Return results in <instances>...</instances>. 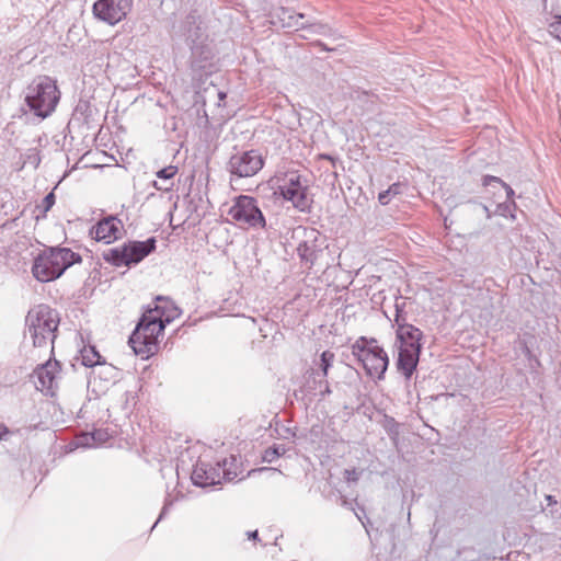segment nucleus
<instances>
[{"label": "nucleus", "mask_w": 561, "mask_h": 561, "mask_svg": "<svg viewBox=\"0 0 561 561\" xmlns=\"http://www.w3.org/2000/svg\"><path fill=\"white\" fill-rule=\"evenodd\" d=\"M494 183L500 184L503 186L506 191L507 197L511 198L514 195V191L511 186H508L506 183H504L500 178L492 176V175H485L483 178V185L484 186H491Z\"/></svg>", "instance_id": "c85d7f7f"}, {"label": "nucleus", "mask_w": 561, "mask_h": 561, "mask_svg": "<svg viewBox=\"0 0 561 561\" xmlns=\"http://www.w3.org/2000/svg\"><path fill=\"white\" fill-rule=\"evenodd\" d=\"M58 362L50 360L37 367L34 371L36 388L41 391L51 392L57 387Z\"/></svg>", "instance_id": "ddd939ff"}, {"label": "nucleus", "mask_w": 561, "mask_h": 561, "mask_svg": "<svg viewBox=\"0 0 561 561\" xmlns=\"http://www.w3.org/2000/svg\"><path fill=\"white\" fill-rule=\"evenodd\" d=\"M227 459L222 461V468L219 462L217 467H211L208 463L199 462L195 466L191 479L195 485L202 488L220 483L221 473L226 481H232L234 478H237V472L227 468Z\"/></svg>", "instance_id": "6e6552de"}, {"label": "nucleus", "mask_w": 561, "mask_h": 561, "mask_svg": "<svg viewBox=\"0 0 561 561\" xmlns=\"http://www.w3.org/2000/svg\"><path fill=\"white\" fill-rule=\"evenodd\" d=\"M80 355H81L82 365H84L85 367H93L95 365L103 364V362L101 360L102 356L96 351L95 346H92V345L84 346L80 351Z\"/></svg>", "instance_id": "4be33fe9"}, {"label": "nucleus", "mask_w": 561, "mask_h": 561, "mask_svg": "<svg viewBox=\"0 0 561 561\" xmlns=\"http://www.w3.org/2000/svg\"><path fill=\"white\" fill-rule=\"evenodd\" d=\"M304 30H306L309 33L314 34V35L327 36V35L332 34V28L328 24L319 22L311 18H308L306 20Z\"/></svg>", "instance_id": "5701e85b"}, {"label": "nucleus", "mask_w": 561, "mask_h": 561, "mask_svg": "<svg viewBox=\"0 0 561 561\" xmlns=\"http://www.w3.org/2000/svg\"><path fill=\"white\" fill-rule=\"evenodd\" d=\"M191 47V67L193 70H205L211 66L215 57L214 49L207 41L190 45Z\"/></svg>", "instance_id": "2eb2a0df"}, {"label": "nucleus", "mask_w": 561, "mask_h": 561, "mask_svg": "<svg viewBox=\"0 0 561 561\" xmlns=\"http://www.w3.org/2000/svg\"><path fill=\"white\" fill-rule=\"evenodd\" d=\"M398 359H397V369L402 373V375L410 379L416 369L421 350L420 348H405L398 346Z\"/></svg>", "instance_id": "dca6fc26"}, {"label": "nucleus", "mask_w": 561, "mask_h": 561, "mask_svg": "<svg viewBox=\"0 0 561 561\" xmlns=\"http://www.w3.org/2000/svg\"><path fill=\"white\" fill-rule=\"evenodd\" d=\"M547 500L549 501V503H556V501L553 500V496L551 495H547Z\"/></svg>", "instance_id": "58836bf2"}, {"label": "nucleus", "mask_w": 561, "mask_h": 561, "mask_svg": "<svg viewBox=\"0 0 561 561\" xmlns=\"http://www.w3.org/2000/svg\"><path fill=\"white\" fill-rule=\"evenodd\" d=\"M9 433V428L4 424L0 423V440Z\"/></svg>", "instance_id": "e433bc0d"}, {"label": "nucleus", "mask_w": 561, "mask_h": 561, "mask_svg": "<svg viewBox=\"0 0 561 561\" xmlns=\"http://www.w3.org/2000/svg\"><path fill=\"white\" fill-rule=\"evenodd\" d=\"M154 237L146 241H128L124 244L103 252V259L114 266L130 267L140 263L146 256L156 251Z\"/></svg>", "instance_id": "39448f33"}, {"label": "nucleus", "mask_w": 561, "mask_h": 561, "mask_svg": "<svg viewBox=\"0 0 561 561\" xmlns=\"http://www.w3.org/2000/svg\"><path fill=\"white\" fill-rule=\"evenodd\" d=\"M25 103L35 116L45 119L50 116L60 100V91L54 79L38 76L25 89Z\"/></svg>", "instance_id": "f03ea898"}, {"label": "nucleus", "mask_w": 561, "mask_h": 561, "mask_svg": "<svg viewBox=\"0 0 561 561\" xmlns=\"http://www.w3.org/2000/svg\"><path fill=\"white\" fill-rule=\"evenodd\" d=\"M169 504H170V503H165V504H164V506H163V508H162V511H161V513H160L159 518L157 519V522H156V523L153 524V526H152V529L157 526V524L162 519V517H163V516H164V514L167 513L168 507H169Z\"/></svg>", "instance_id": "c9c22d12"}, {"label": "nucleus", "mask_w": 561, "mask_h": 561, "mask_svg": "<svg viewBox=\"0 0 561 561\" xmlns=\"http://www.w3.org/2000/svg\"><path fill=\"white\" fill-rule=\"evenodd\" d=\"M81 261L80 254L68 248H48L35 257L32 272L37 280L50 282L60 277L68 267L81 263Z\"/></svg>", "instance_id": "f257e3e1"}, {"label": "nucleus", "mask_w": 561, "mask_h": 561, "mask_svg": "<svg viewBox=\"0 0 561 561\" xmlns=\"http://www.w3.org/2000/svg\"><path fill=\"white\" fill-rule=\"evenodd\" d=\"M324 380H327V378H323L319 370L311 369L307 381L309 391L321 389L322 386H324Z\"/></svg>", "instance_id": "bb28decb"}, {"label": "nucleus", "mask_w": 561, "mask_h": 561, "mask_svg": "<svg viewBox=\"0 0 561 561\" xmlns=\"http://www.w3.org/2000/svg\"><path fill=\"white\" fill-rule=\"evenodd\" d=\"M108 438V433L105 430H95L93 432L83 433L78 436V445L83 447H91L95 444L104 443Z\"/></svg>", "instance_id": "412c9836"}, {"label": "nucleus", "mask_w": 561, "mask_h": 561, "mask_svg": "<svg viewBox=\"0 0 561 561\" xmlns=\"http://www.w3.org/2000/svg\"><path fill=\"white\" fill-rule=\"evenodd\" d=\"M283 27L294 28L296 31L305 28L304 19L307 18L305 13L294 14L289 9L280 8L276 14Z\"/></svg>", "instance_id": "aec40b11"}, {"label": "nucleus", "mask_w": 561, "mask_h": 561, "mask_svg": "<svg viewBox=\"0 0 561 561\" xmlns=\"http://www.w3.org/2000/svg\"><path fill=\"white\" fill-rule=\"evenodd\" d=\"M403 185L401 183H393L388 190L382 191L378 195V201L381 205H387L391 198L402 193Z\"/></svg>", "instance_id": "393cba45"}, {"label": "nucleus", "mask_w": 561, "mask_h": 561, "mask_svg": "<svg viewBox=\"0 0 561 561\" xmlns=\"http://www.w3.org/2000/svg\"><path fill=\"white\" fill-rule=\"evenodd\" d=\"M319 46H321L323 49H328L323 43H318Z\"/></svg>", "instance_id": "ea45409f"}, {"label": "nucleus", "mask_w": 561, "mask_h": 561, "mask_svg": "<svg viewBox=\"0 0 561 561\" xmlns=\"http://www.w3.org/2000/svg\"><path fill=\"white\" fill-rule=\"evenodd\" d=\"M282 195L286 201H290L295 208L306 211L310 208L311 199L308 197L307 187L280 188Z\"/></svg>", "instance_id": "6ab92c4d"}, {"label": "nucleus", "mask_w": 561, "mask_h": 561, "mask_svg": "<svg viewBox=\"0 0 561 561\" xmlns=\"http://www.w3.org/2000/svg\"><path fill=\"white\" fill-rule=\"evenodd\" d=\"M359 363L363 365L366 374L378 380L383 379L389 365V358L385 350L376 345L370 347L367 353L362 354Z\"/></svg>", "instance_id": "f8f14e48"}, {"label": "nucleus", "mask_w": 561, "mask_h": 561, "mask_svg": "<svg viewBox=\"0 0 561 561\" xmlns=\"http://www.w3.org/2000/svg\"><path fill=\"white\" fill-rule=\"evenodd\" d=\"M360 473H362V470H357L356 468L345 469L344 478L347 482H357Z\"/></svg>", "instance_id": "2f4dec72"}, {"label": "nucleus", "mask_w": 561, "mask_h": 561, "mask_svg": "<svg viewBox=\"0 0 561 561\" xmlns=\"http://www.w3.org/2000/svg\"><path fill=\"white\" fill-rule=\"evenodd\" d=\"M165 324L163 320L152 314V310H148L129 336L128 343L134 353L144 358L156 354L159 348V336L163 334Z\"/></svg>", "instance_id": "7ed1b4c3"}, {"label": "nucleus", "mask_w": 561, "mask_h": 561, "mask_svg": "<svg viewBox=\"0 0 561 561\" xmlns=\"http://www.w3.org/2000/svg\"><path fill=\"white\" fill-rule=\"evenodd\" d=\"M153 186L158 191H165V192H168V191H170L172 188L173 182H170V184L168 183V185H164V182H161V184H160V183L154 181L153 182Z\"/></svg>", "instance_id": "72a5a7b5"}, {"label": "nucleus", "mask_w": 561, "mask_h": 561, "mask_svg": "<svg viewBox=\"0 0 561 561\" xmlns=\"http://www.w3.org/2000/svg\"><path fill=\"white\" fill-rule=\"evenodd\" d=\"M123 225L119 219L114 216H110L100 220L96 226L92 228L91 233L94 236L96 241H104L111 243L118 239Z\"/></svg>", "instance_id": "4468645a"}, {"label": "nucleus", "mask_w": 561, "mask_h": 561, "mask_svg": "<svg viewBox=\"0 0 561 561\" xmlns=\"http://www.w3.org/2000/svg\"><path fill=\"white\" fill-rule=\"evenodd\" d=\"M248 538H249V539H252V540H256V539H259V533H257V530L249 531V533H248Z\"/></svg>", "instance_id": "4c0bfd02"}, {"label": "nucleus", "mask_w": 561, "mask_h": 561, "mask_svg": "<svg viewBox=\"0 0 561 561\" xmlns=\"http://www.w3.org/2000/svg\"><path fill=\"white\" fill-rule=\"evenodd\" d=\"M320 390L321 398H324L327 394L331 393V389L329 387L328 380H324V386H322Z\"/></svg>", "instance_id": "f704fd0d"}, {"label": "nucleus", "mask_w": 561, "mask_h": 561, "mask_svg": "<svg viewBox=\"0 0 561 561\" xmlns=\"http://www.w3.org/2000/svg\"><path fill=\"white\" fill-rule=\"evenodd\" d=\"M59 321L58 312L48 305L42 304L32 308L27 312L25 323L33 340V345L35 347H42L45 346L48 341L54 343L56 339L55 332L58 329Z\"/></svg>", "instance_id": "20e7f679"}, {"label": "nucleus", "mask_w": 561, "mask_h": 561, "mask_svg": "<svg viewBox=\"0 0 561 561\" xmlns=\"http://www.w3.org/2000/svg\"><path fill=\"white\" fill-rule=\"evenodd\" d=\"M334 353L331 352V351H324L322 352V354L320 355V367H319V371L321 373V376L323 378H327L328 377V374H329V369L330 367L332 366V363L334 360Z\"/></svg>", "instance_id": "a878e982"}, {"label": "nucleus", "mask_w": 561, "mask_h": 561, "mask_svg": "<svg viewBox=\"0 0 561 561\" xmlns=\"http://www.w3.org/2000/svg\"><path fill=\"white\" fill-rule=\"evenodd\" d=\"M228 215L241 227L265 228V217L257 205V201L249 195H239L228 210Z\"/></svg>", "instance_id": "423d86ee"}, {"label": "nucleus", "mask_w": 561, "mask_h": 561, "mask_svg": "<svg viewBox=\"0 0 561 561\" xmlns=\"http://www.w3.org/2000/svg\"><path fill=\"white\" fill-rule=\"evenodd\" d=\"M264 167V158L256 149L239 150L231 154L227 163L228 172L236 178L254 176Z\"/></svg>", "instance_id": "0eeeda50"}, {"label": "nucleus", "mask_w": 561, "mask_h": 561, "mask_svg": "<svg viewBox=\"0 0 561 561\" xmlns=\"http://www.w3.org/2000/svg\"><path fill=\"white\" fill-rule=\"evenodd\" d=\"M151 310L152 314L163 320L164 323H170L180 316V309L169 298L162 296L156 298V306Z\"/></svg>", "instance_id": "a211bd4d"}, {"label": "nucleus", "mask_w": 561, "mask_h": 561, "mask_svg": "<svg viewBox=\"0 0 561 561\" xmlns=\"http://www.w3.org/2000/svg\"><path fill=\"white\" fill-rule=\"evenodd\" d=\"M55 202H56V196H55L54 192L48 193L44 197V199L42 201V204L38 206L39 208H42L43 215H45L47 211L50 210V208L54 206Z\"/></svg>", "instance_id": "7c9ffc66"}, {"label": "nucleus", "mask_w": 561, "mask_h": 561, "mask_svg": "<svg viewBox=\"0 0 561 561\" xmlns=\"http://www.w3.org/2000/svg\"><path fill=\"white\" fill-rule=\"evenodd\" d=\"M298 187H304L300 183V176L299 175H294L289 179V183L288 185H284L282 186L280 188H298Z\"/></svg>", "instance_id": "473e14b6"}, {"label": "nucleus", "mask_w": 561, "mask_h": 561, "mask_svg": "<svg viewBox=\"0 0 561 561\" xmlns=\"http://www.w3.org/2000/svg\"><path fill=\"white\" fill-rule=\"evenodd\" d=\"M202 22L199 16L194 13H190L186 15L184 21L182 22V35L185 37V41L188 45L197 44L203 41H207V36L205 35L202 28Z\"/></svg>", "instance_id": "f3484780"}, {"label": "nucleus", "mask_w": 561, "mask_h": 561, "mask_svg": "<svg viewBox=\"0 0 561 561\" xmlns=\"http://www.w3.org/2000/svg\"><path fill=\"white\" fill-rule=\"evenodd\" d=\"M376 345H378V344H377V341L375 339H367L365 336H360L352 345V353L359 360L362 358V354L367 353L370 347L373 348Z\"/></svg>", "instance_id": "b1692460"}, {"label": "nucleus", "mask_w": 561, "mask_h": 561, "mask_svg": "<svg viewBox=\"0 0 561 561\" xmlns=\"http://www.w3.org/2000/svg\"><path fill=\"white\" fill-rule=\"evenodd\" d=\"M131 7L133 0H98L92 12L98 20L115 25L126 18Z\"/></svg>", "instance_id": "1a4fd4ad"}, {"label": "nucleus", "mask_w": 561, "mask_h": 561, "mask_svg": "<svg viewBox=\"0 0 561 561\" xmlns=\"http://www.w3.org/2000/svg\"><path fill=\"white\" fill-rule=\"evenodd\" d=\"M294 233L300 238L296 249L300 260L311 267L318 259V253L321 252L320 232L313 228L299 227Z\"/></svg>", "instance_id": "9d476101"}, {"label": "nucleus", "mask_w": 561, "mask_h": 561, "mask_svg": "<svg viewBox=\"0 0 561 561\" xmlns=\"http://www.w3.org/2000/svg\"><path fill=\"white\" fill-rule=\"evenodd\" d=\"M394 322L398 325L397 343H399V346L422 350L420 342L423 336L422 331L412 324L405 323V319L402 316V307L398 302L396 304Z\"/></svg>", "instance_id": "9b49d317"}, {"label": "nucleus", "mask_w": 561, "mask_h": 561, "mask_svg": "<svg viewBox=\"0 0 561 561\" xmlns=\"http://www.w3.org/2000/svg\"><path fill=\"white\" fill-rule=\"evenodd\" d=\"M178 173V168L174 165L165 167L157 172V178L163 180L165 183L172 182V179Z\"/></svg>", "instance_id": "c756f323"}, {"label": "nucleus", "mask_w": 561, "mask_h": 561, "mask_svg": "<svg viewBox=\"0 0 561 561\" xmlns=\"http://www.w3.org/2000/svg\"><path fill=\"white\" fill-rule=\"evenodd\" d=\"M225 96H226V95H225V93L219 92V98H220V99H224Z\"/></svg>", "instance_id": "a19ab883"}, {"label": "nucleus", "mask_w": 561, "mask_h": 561, "mask_svg": "<svg viewBox=\"0 0 561 561\" xmlns=\"http://www.w3.org/2000/svg\"><path fill=\"white\" fill-rule=\"evenodd\" d=\"M285 448L283 446H274L267 448L263 454V461L265 462H273L276 460L279 456L284 455Z\"/></svg>", "instance_id": "cd10ccee"}]
</instances>
